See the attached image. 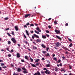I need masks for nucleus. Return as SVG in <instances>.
I'll return each instance as SVG.
<instances>
[{
    "label": "nucleus",
    "mask_w": 75,
    "mask_h": 75,
    "mask_svg": "<svg viewBox=\"0 0 75 75\" xmlns=\"http://www.w3.org/2000/svg\"><path fill=\"white\" fill-rule=\"evenodd\" d=\"M33 49H34V50H37V47L35 46H33Z\"/></svg>",
    "instance_id": "nucleus-28"
},
{
    "label": "nucleus",
    "mask_w": 75,
    "mask_h": 75,
    "mask_svg": "<svg viewBox=\"0 0 75 75\" xmlns=\"http://www.w3.org/2000/svg\"><path fill=\"white\" fill-rule=\"evenodd\" d=\"M47 35V37H50V35H48L47 34V35Z\"/></svg>",
    "instance_id": "nucleus-60"
},
{
    "label": "nucleus",
    "mask_w": 75,
    "mask_h": 75,
    "mask_svg": "<svg viewBox=\"0 0 75 75\" xmlns=\"http://www.w3.org/2000/svg\"><path fill=\"white\" fill-rule=\"evenodd\" d=\"M42 61H44V60H45V59H44V58H42Z\"/></svg>",
    "instance_id": "nucleus-47"
},
{
    "label": "nucleus",
    "mask_w": 75,
    "mask_h": 75,
    "mask_svg": "<svg viewBox=\"0 0 75 75\" xmlns=\"http://www.w3.org/2000/svg\"><path fill=\"white\" fill-rule=\"evenodd\" d=\"M32 38L33 40L34 39V36H32Z\"/></svg>",
    "instance_id": "nucleus-50"
},
{
    "label": "nucleus",
    "mask_w": 75,
    "mask_h": 75,
    "mask_svg": "<svg viewBox=\"0 0 75 75\" xmlns=\"http://www.w3.org/2000/svg\"><path fill=\"white\" fill-rule=\"evenodd\" d=\"M53 59L54 60H55V61H57V59L55 57H54Z\"/></svg>",
    "instance_id": "nucleus-30"
},
{
    "label": "nucleus",
    "mask_w": 75,
    "mask_h": 75,
    "mask_svg": "<svg viewBox=\"0 0 75 75\" xmlns=\"http://www.w3.org/2000/svg\"><path fill=\"white\" fill-rule=\"evenodd\" d=\"M1 68H7V67H2Z\"/></svg>",
    "instance_id": "nucleus-54"
},
{
    "label": "nucleus",
    "mask_w": 75,
    "mask_h": 75,
    "mask_svg": "<svg viewBox=\"0 0 75 75\" xmlns=\"http://www.w3.org/2000/svg\"><path fill=\"white\" fill-rule=\"evenodd\" d=\"M68 40L69 41H70V42H72V40H71V39H70L69 38Z\"/></svg>",
    "instance_id": "nucleus-34"
},
{
    "label": "nucleus",
    "mask_w": 75,
    "mask_h": 75,
    "mask_svg": "<svg viewBox=\"0 0 75 75\" xmlns=\"http://www.w3.org/2000/svg\"><path fill=\"white\" fill-rule=\"evenodd\" d=\"M40 61V59H38L37 60H36L35 61V62H38V61Z\"/></svg>",
    "instance_id": "nucleus-23"
},
{
    "label": "nucleus",
    "mask_w": 75,
    "mask_h": 75,
    "mask_svg": "<svg viewBox=\"0 0 75 75\" xmlns=\"http://www.w3.org/2000/svg\"><path fill=\"white\" fill-rule=\"evenodd\" d=\"M45 55L46 57H48V56L50 57V54H49V53H47V54H45Z\"/></svg>",
    "instance_id": "nucleus-20"
},
{
    "label": "nucleus",
    "mask_w": 75,
    "mask_h": 75,
    "mask_svg": "<svg viewBox=\"0 0 75 75\" xmlns=\"http://www.w3.org/2000/svg\"><path fill=\"white\" fill-rule=\"evenodd\" d=\"M46 32L47 33H49V31L48 30H46Z\"/></svg>",
    "instance_id": "nucleus-45"
},
{
    "label": "nucleus",
    "mask_w": 75,
    "mask_h": 75,
    "mask_svg": "<svg viewBox=\"0 0 75 75\" xmlns=\"http://www.w3.org/2000/svg\"><path fill=\"white\" fill-rule=\"evenodd\" d=\"M25 59H26L27 60H28V58L27 57V56H25Z\"/></svg>",
    "instance_id": "nucleus-24"
},
{
    "label": "nucleus",
    "mask_w": 75,
    "mask_h": 75,
    "mask_svg": "<svg viewBox=\"0 0 75 75\" xmlns=\"http://www.w3.org/2000/svg\"><path fill=\"white\" fill-rule=\"evenodd\" d=\"M72 45H73L72 43H71L69 45V47H72Z\"/></svg>",
    "instance_id": "nucleus-29"
},
{
    "label": "nucleus",
    "mask_w": 75,
    "mask_h": 75,
    "mask_svg": "<svg viewBox=\"0 0 75 75\" xmlns=\"http://www.w3.org/2000/svg\"><path fill=\"white\" fill-rule=\"evenodd\" d=\"M47 51H43L42 52V53H43V54H46L47 53Z\"/></svg>",
    "instance_id": "nucleus-27"
},
{
    "label": "nucleus",
    "mask_w": 75,
    "mask_h": 75,
    "mask_svg": "<svg viewBox=\"0 0 75 75\" xmlns=\"http://www.w3.org/2000/svg\"><path fill=\"white\" fill-rule=\"evenodd\" d=\"M9 30V28H8L7 29H6V30Z\"/></svg>",
    "instance_id": "nucleus-64"
},
{
    "label": "nucleus",
    "mask_w": 75,
    "mask_h": 75,
    "mask_svg": "<svg viewBox=\"0 0 75 75\" xmlns=\"http://www.w3.org/2000/svg\"><path fill=\"white\" fill-rule=\"evenodd\" d=\"M11 67H14V65H13V64H11Z\"/></svg>",
    "instance_id": "nucleus-55"
},
{
    "label": "nucleus",
    "mask_w": 75,
    "mask_h": 75,
    "mask_svg": "<svg viewBox=\"0 0 75 75\" xmlns=\"http://www.w3.org/2000/svg\"><path fill=\"white\" fill-rule=\"evenodd\" d=\"M50 50V47H47L46 48V51H47L48 52V50Z\"/></svg>",
    "instance_id": "nucleus-21"
},
{
    "label": "nucleus",
    "mask_w": 75,
    "mask_h": 75,
    "mask_svg": "<svg viewBox=\"0 0 75 75\" xmlns=\"http://www.w3.org/2000/svg\"><path fill=\"white\" fill-rule=\"evenodd\" d=\"M51 66H50V64H48L46 65V67H50Z\"/></svg>",
    "instance_id": "nucleus-25"
},
{
    "label": "nucleus",
    "mask_w": 75,
    "mask_h": 75,
    "mask_svg": "<svg viewBox=\"0 0 75 75\" xmlns=\"http://www.w3.org/2000/svg\"><path fill=\"white\" fill-rule=\"evenodd\" d=\"M56 37L57 38V39H58L59 40H62V38H60V37H59V36H58L56 35Z\"/></svg>",
    "instance_id": "nucleus-7"
},
{
    "label": "nucleus",
    "mask_w": 75,
    "mask_h": 75,
    "mask_svg": "<svg viewBox=\"0 0 75 75\" xmlns=\"http://www.w3.org/2000/svg\"><path fill=\"white\" fill-rule=\"evenodd\" d=\"M21 62H25V61H24V60L23 59H21Z\"/></svg>",
    "instance_id": "nucleus-35"
},
{
    "label": "nucleus",
    "mask_w": 75,
    "mask_h": 75,
    "mask_svg": "<svg viewBox=\"0 0 75 75\" xmlns=\"http://www.w3.org/2000/svg\"><path fill=\"white\" fill-rule=\"evenodd\" d=\"M51 19V18H50L48 19V21H50V20Z\"/></svg>",
    "instance_id": "nucleus-62"
},
{
    "label": "nucleus",
    "mask_w": 75,
    "mask_h": 75,
    "mask_svg": "<svg viewBox=\"0 0 75 75\" xmlns=\"http://www.w3.org/2000/svg\"><path fill=\"white\" fill-rule=\"evenodd\" d=\"M60 66V67H62V63H60L59 64Z\"/></svg>",
    "instance_id": "nucleus-52"
},
{
    "label": "nucleus",
    "mask_w": 75,
    "mask_h": 75,
    "mask_svg": "<svg viewBox=\"0 0 75 75\" xmlns=\"http://www.w3.org/2000/svg\"><path fill=\"white\" fill-rule=\"evenodd\" d=\"M61 61V60H58V63H59Z\"/></svg>",
    "instance_id": "nucleus-56"
},
{
    "label": "nucleus",
    "mask_w": 75,
    "mask_h": 75,
    "mask_svg": "<svg viewBox=\"0 0 75 75\" xmlns=\"http://www.w3.org/2000/svg\"><path fill=\"white\" fill-rule=\"evenodd\" d=\"M30 26L32 27H33V26H34V24H31L30 25Z\"/></svg>",
    "instance_id": "nucleus-46"
},
{
    "label": "nucleus",
    "mask_w": 75,
    "mask_h": 75,
    "mask_svg": "<svg viewBox=\"0 0 75 75\" xmlns=\"http://www.w3.org/2000/svg\"><path fill=\"white\" fill-rule=\"evenodd\" d=\"M35 32L36 33H37V34H40V33L38 31H36V30H35Z\"/></svg>",
    "instance_id": "nucleus-26"
},
{
    "label": "nucleus",
    "mask_w": 75,
    "mask_h": 75,
    "mask_svg": "<svg viewBox=\"0 0 75 75\" xmlns=\"http://www.w3.org/2000/svg\"><path fill=\"white\" fill-rule=\"evenodd\" d=\"M54 70L55 71H56V72H58V68H57V67H56L55 69H54Z\"/></svg>",
    "instance_id": "nucleus-18"
},
{
    "label": "nucleus",
    "mask_w": 75,
    "mask_h": 75,
    "mask_svg": "<svg viewBox=\"0 0 75 75\" xmlns=\"http://www.w3.org/2000/svg\"><path fill=\"white\" fill-rule=\"evenodd\" d=\"M15 28L16 31H18V26H16L15 27Z\"/></svg>",
    "instance_id": "nucleus-8"
},
{
    "label": "nucleus",
    "mask_w": 75,
    "mask_h": 75,
    "mask_svg": "<svg viewBox=\"0 0 75 75\" xmlns=\"http://www.w3.org/2000/svg\"><path fill=\"white\" fill-rule=\"evenodd\" d=\"M26 25H30V23H28L26 24Z\"/></svg>",
    "instance_id": "nucleus-43"
},
{
    "label": "nucleus",
    "mask_w": 75,
    "mask_h": 75,
    "mask_svg": "<svg viewBox=\"0 0 75 75\" xmlns=\"http://www.w3.org/2000/svg\"><path fill=\"white\" fill-rule=\"evenodd\" d=\"M62 58L64 60V59H65V57L64 56H63L62 57Z\"/></svg>",
    "instance_id": "nucleus-37"
},
{
    "label": "nucleus",
    "mask_w": 75,
    "mask_h": 75,
    "mask_svg": "<svg viewBox=\"0 0 75 75\" xmlns=\"http://www.w3.org/2000/svg\"><path fill=\"white\" fill-rule=\"evenodd\" d=\"M24 27H25V28H27V25H24Z\"/></svg>",
    "instance_id": "nucleus-51"
},
{
    "label": "nucleus",
    "mask_w": 75,
    "mask_h": 75,
    "mask_svg": "<svg viewBox=\"0 0 75 75\" xmlns=\"http://www.w3.org/2000/svg\"><path fill=\"white\" fill-rule=\"evenodd\" d=\"M68 65L69 66V69H71L72 68V66L70 65V64H68Z\"/></svg>",
    "instance_id": "nucleus-16"
},
{
    "label": "nucleus",
    "mask_w": 75,
    "mask_h": 75,
    "mask_svg": "<svg viewBox=\"0 0 75 75\" xmlns=\"http://www.w3.org/2000/svg\"><path fill=\"white\" fill-rule=\"evenodd\" d=\"M55 56V54H53L52 57H54Z\"/></svg>",
    "instance_id": "nucleus-59"
},
{
    "label": "nucleus",
    "mask_w": 75,
    "mask_h": 75,
    "mask_svg": "<svg viewBox=\"0 0 75 75\" xmlns=\"http://www.w3.org/2000/svg\"><path fill=\"white\" fill-rule=\"evenodd\" d=\"M30 64H31L32 66V67H36V66L35 64H32V63H30Z\"/></svg>",
    "instance_id": "nucleus-19"
},
{
    "label": "nucleus",
    "mask_w": 75,
    "mask_h": 75,
    "mask_svg": "<svg viewBox=\"0 0 75 75\" xmlns=\"http://www.w3.org/2000/svg\"><path fill=\"white\" fill-rule=\"evenodd\" d=\"M22 69L23 70H24V71H23L24 74H27V73H28L27 70V69H25V68L23 67L22 68Z\"/></svg>",
    "instance_id": "nucleus-1"
},
{
    "label": "nucleus",
    "mask_w": 75,
    "mask_h": 75,
    "mask_svg": "<svg viewBox=\"0 0 75 75\" xmlns=\"http://www.w3.org/2000/svg\"><path fill=\"white\" fill-rule=\"evenodd\" d=\"M30 33L32 34H33V33H34V32L33 31L31 30V31H30Z\"/></svg>",
    "instance_id": "nucleus-53"
},
{
    "label": "nucleus",
    "mask_w": 75,
    "mask_h": 75,
    "mask_svg": "<svg viewBox=\"0 0 75 75\" xmlns=\"http://www.w3.org/2000/svg\"><path fill=\"white\" fill-rule=\"evenodd\" d=\"M13 75H18V74H16V73L14 72L13 73Z\"/></svg>",
    "instance_id": "nucleus-33"
},
{
    "label": "nucleus",
    "mask_w": 75,
    "mask_h": 75,
    "mask_svg": "<svg viewBox=\"0 0 75 75\" xmlns=\"http://www.w3.org/2000/svg\"><path fill=\"white\" fill-rule=\"evenodd\" d=\"M54 23L55 24V25H57V24H58V23H57V22L56 21H54Z\"/></svg>",
    "instance_id": "nucleus-32"
},
{
    "label": "nucleus",
    "mask_w": 75,
    "mask_h": 75,
    "mask_svg": "<svg viewBox=\"0 0 75 75\" xmlns=\"http://www.w3.org/2000/svg\"><path fill=\"white\" fill-rule=\"evenodd\" d=\"M36 29H37V30L39 32H41V31L40 29V28L38 27H37L36 28Z\"/></svg>",
    "instance_id": "nucleus-17"
},
{
    "label": "nucleus",
    "mask_w": 75,
    "mask_h": 75,
    "mask_svg": "<svg viewBox=\"0 0 75 75\" xmlns=\"http://www.w3.org/2000/svg\"><path fill=\"white\" fill-rule=\"evenodd\" d=\"M62 48L64 49V50H68V51H69V50L68 49V48H67L66 47L63 46V47H62Z\"/></svg>",
    "instance_id": "nucleus-9"
},
{
    "label": "nucleus",
    "mask_w": 75,
    "mask_h": 75,
    "mask_svg": "<svg viewBox=\"0 0 75 75\" xmlns=\"http://www.w3.org/2000/svg\"><path fill=\"white\" fill-rule=\"evenodd\" d=\"M36 42H41V40H40L39 39H37L36 40Z\"/></svg>",
    "instance_id": "nucleus-15"
},
{
    "label": "nucleus",
    "mask_w": 75,
    "mask_h": 75,
    "mask_svg": "<svg viewBox=\"0 0 75 75\" xmlns=\"http://www.w3.org/2000/svg\"><path fill=\"white\" fill-rule=\"evenodd\" d=\"M42 38H43V39H45L47 38V37H46V36L42 35Z\"/></svg>",
    "instance_id": "nucleus-13"
},
{
    "label": "nucleus",
    "mask_w": 75,
    "mask_h": 75,
    "mask_svg": "<svg viewBox=\"0 0 75 75\" xmlns=\"http://www.w3.org/2000/svg\"><path fill=\"white\" fill-rule=\"evenodd\" d=\"M11 40L13 42V43L15 44L16 43V39L14 38H12Z\"/></svg>",
    "instance_id": "nucleus-5"
},
{
    "label": "nucleus",
    "mask_w": 75,
    "mask_h": 75,
    "mask_svg": "<svg viewBox=\"0 0 75 75\" xmlns=\"http://www.w3.org/2000/svg\"><path fill=\"white\" fill-rule=\"evenodd\" d=\"M43 70H46V71H47V70L48 69H47V68H44L43 69Z\"/></svg>",
    "instance_id": "nucleus-41"
},
{
    "label": "nucleus",
    "mask_w": 75,
    "mask_h": 75,
    "mask_svg": "<svg viewBox=\"0 0 75 75\" xmlns=\"http://www.w3.org/2000/svg\"><path fill=\"white\" fill-rule=\"evenodd\" d=\"M25 32H26L27 35H28V36H29V33H28V31H27V30H25Z\"/></svg>",
    "instance_id": "nucleus-22"
},
{
    "label": "nucleus",
    "mask_w": 75,
    "mask_h": 75,
    "mask_svg": "<svg viewBox=\"0 0 75 75\" xmlns=\"http://www.w3.org/2000/svg\"><path fill=\"white\" fill-rule=\"evenodd\" d=\"M17 71L19 72H21V69L19 67L18 68Z\"/></svg>",
    "instance_id": "nucleus-14"
},
{
    "label": "nucleus",
    "mask_w": 75,
    "mask_h": 75,
    "mask_svg": "<svg viewBox=\"0 0 75 75\" xmlns=\"http://www.w3.org/2000/svg\"><path fill=\"white\" fill-rule=\"evenodd\" d=\"M55 45H56V47H59L60 45L59 42L55 43Z\"/></svg>",
    "instance_id": "nucleus-3"
},
{
    "label": "nucleus",
    "mask_w": 75,
    "mask_h": 75,
    "mask_svg": "<svg viewBox=\"0 0 75 75\" xmlns=\"http://www.w3.org/2000/svg\"><path fill=\"white\" fill-rule=\"evenodd\" d=\"M45 73L46 74H49V75H50V74H51V72L47 70L45 71Z\"/></svg>",
    "instance_id": "nucleus-2"
},
{
    "label": "nucleus",
    "mask_w": 75,
    "mask_h": 75,
    "mask_svg": "<svg viewBox=\"0 0 75 75\" xmlns=\"http://www.w3.org/2000/svg\"><path fill=\"white\" fill-rule=\"evenodd\" d=\"M33 43L35 44H36V43H35V42H33Z\"/></svg>",
    "instance_id": "nucleus-61"
},
{
    "label": "nucleus",
    "mask_w": 75,
    "mask_h": 75,
    "mask_svg": "<svg viewBox=\"0 0 75 75\" xmlns=\"http://www.w3.org/2000/svg\"><path fill=\"white\" fill-rule=\"evenodd\" d=\"M41 46L42 48H46V46H45L44 44H42Z\"/></svg>",
    "instance_id": "nucleus-11"
},
{
    "label": "nucleus",
    "mask_w": 75,
    "mask_h": 75,
    "mask_svg": "<svg viewBox=\"0 0 75 75\" xmlns=\"http://www.w3.org/2000/svg\"><path fill=\"white\" fill-rule=\"evenodd\" d=\"M36 66H38V65H39V63H38L36 64Z\"/></svg>",
    "instance_id": "nucleus-49"
},
{
    "label": "nucleus",
    "mask_w": 75,
    "mask_h": 75,
    "mask_svg": "<svg viewBox=\"0 0 75 75\" xmlns=\"http://www.w3.org/2000/svg\"><path fill=\"white\" fill-rule=\"evenodd\" d=\"M8 18H5V20H8Z\"/></svg>",
    "instance_id": "nucleus-38"
},
{
    "label": "nucleus",
    "mask_w": 75,
    "mask_h": 75,
    "mask_svg": "<svg viewBox=\"0 0 75 75\" xmlns=\"http://www.w3.org/2000/svg\"><path fill=\"white\" fill-rule=\"evenodd\" d=\"M48 28H49L50 29V28H51V26L50 25H49V26H48Z\"/></svg>",
    "instance_id": "nucleus-40"
},
{
    "label": "nucleus",
    "mask_w": 75,
    "mask_h": 75,
    "mask_svg": "<svg viewBox=\"0 0 75 75\" xmlns=\"http://www.w3.org/2000/svg\"><path fill=\"white\" fill-rule=\"evenodd\" d=\"M24 37L25 38H27V37H26V36H25V35H24Z\"/></svg>",
    "instance_id": "nucleus-48"
},
{
    "label": "nucleus",
    "mask_w": 75,
    "mask_h": 75,
    "mask_svg": "<svg viewBox=\"0 0 75 75\" xmlns=\"http://www.w3.org/2000/svg\"><path fill=\"white\" fill-rule=\"evenodd\" d=\"M12 35H14V31L12 32Z\"/></svg>",
    "instance_id": "nucleus-36"
},
{
    "label": "nucleus",
    "mask_w": 75,
    "mask_h": 75,
    "mask_svg": "<svg viewBox=\"0 0 75 75\" xmlns=\"http://www.w3.org/2000/svg\"><path fill=\"white\" fill-rule=\"evenodd\" d=\"M10 52H14V51L12 49L11 50V51H10Z\"/></svg>",
    "instance_id": "nucleus-39"
},
{
    "label": "nucleus",
    "mask_w": 75,
    "mask_h": 75,
    "mask_svg": "<svg viewBox=\"0 0 75 75\" xmlns=\"http://www.w3.org/2000/svg\"><path fill=\"white\" fill-rule=\"evenodd\" d=\"M41 72L42 74H44L45 72H44V71H41Z\"/></svg>",
    "instance_id": "nucleus-42"
},
{
    "label": "nucleus",
    "mask_w": 75,
    "mask_h": 75,
    "mask_svg": "<svg viewBox=\"0 0 75 75\" xmlns=\"http://www.w3.org/2000/svg\"><path fill=\"white\" fill-rule=\"evenodd\" d=\"M30 16H31V14H27L25 15L24 17H25V18H27V17H30Z\"/></svg>",
    "instance_id": "nucleus-6"
},
{
    "label": "nucleus",
    "mask_w": 75,
    "mask_h": 75,
    "mask_svg": "<svg viewBox=\"0 0 75 75\" xmlns=\"http://www.w3.org/2000/svg\"><path fill=\"white\" fill-rule=\"evenodd\" d=\"M6 50H7V51H10L9 50V49L8 48H6Z\"/></svg>",
    "instance_id": "nucleus-57"
},
{
    "label": "nucleus",
    "mask_w": 75,
    "mask_h": 75,
    "mask_svg": "<svg viewBox=\"0 0 75 75\" xmlns=\"http://www.w3.org/2000/svg\"><path fill=\"white\" fill-rule=\"evenodd\" d=\"M54 31L57 34H60L61 33V32H60V31H59L58 30L56 29L54 30Z\"/></svg>",
    "instance_id": "nucleus-4"
},
{
    "label": "nucleus",
    "mask_w": 75,
    "mask_h": 75,
    "mask_svg": "<svg viewBox=\"0 0 75 75\" xmlns=\"http://www.w3.org/2000/svg\"><path fill=\"white\" fill-rule=\"evenodd\" d=\"M30 60H31V62H33V59L31 58H30Z\"/></svg>",
    "instance_id": "nucleus-31"
},
{
    "label": "nucleus",
    "mask_w": 75,
    "mask_h": 75,
    "mask_svg": "<svg viewBox=\"0 0 75 75\" xmlns=\"http://www.w3.org/2000/svg\"><path fill=\"white\" fill-rule=\"evenodd\" d=\"M17 58H20V53H18L16 54Z\"/></svg>",
    "instance_id": "nucleus-10"
},
{
    "label": "nucleus",
    "mask_w": 75,
    "mask_h": 75,
    "mask_svg": "<svg viewBox=\"0 0 75 75\" xmlns=\"http://www.w3.org/2000/svg\"><path fill=\"white\" fill-rule=\"evenodd\" d=\"M68 23H67L66 24V26H68Z\"/></svg>",
    "instance_id": "nucleus-58"
},
{
    "label": "nucleus",
    "mask_w": 75,
    "mask_h": 75,
    "mask_svg": "<svg viewBox=\"0 0 75 75\" xmlns=\"http://www.w3.org/2000/svg\"><path fill=\"white\" fill-rule=\"evenodd\" d=\"M34 37H35V38H40L39 37V36H38L36 35V34H34Z\"/></svg>",
    "instance_id": "nucleus-12"
},
{
    "label": "nucleus",
    "mask_w": 75,
    "mask_h": 75,
    "mask_svg": "<svg viewBox=\"0 0 75 75\" xmlns=\"http://www.w3.org/2000/svg\"><path fill=\"white\" fill-rule=\"evenodd\" d=\"M7 34L8 35V36H10V34H9V33H7Z\"/></svg>",
    "instance_id": "nucleus-63"
},
{
    "label": "nucleus",
    "mask_w": 75,
    "mask_h": 75,
    "mask_svg": "<svg viewBox=\"0 0 75 75\" xmlns=\"http://www.w3.org/2000/svg\"><path fill=\"white\" fill-rule=\"evenodd\" d=\"M54 48H55V50H58V48H57V47H54Z\"/></svg>",
    "instance_id": "nucleus-44"
}]
</instances>
